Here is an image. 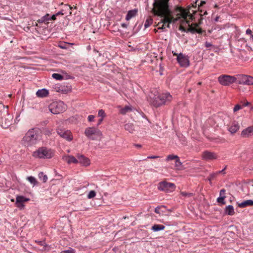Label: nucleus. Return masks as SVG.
<instances>
[{"label": "nucleus", "instance_id": "f257e3e1", "mask_svg": "<svg viewBox=\"0 0 253 253\" xmlns=\"http://www.w3.org/2000/svg\"><path fill=\"white\" fill-rule=\"evenodd\" d=\"M169 0H154L152 9L153 13L162 18V26L159 29H165L169 27V24L175 23L178 21L186 20L188 16L192 18V16L190 15L181 7L175 6L172 8V5L169 3Z\"/></svg>", "mask_w": 253, "mask_h": 253}, {"label": "nucleus", "instance_id": "f03ea898", "mask_svg": "<svg viewBox=\"0 0 253 253\" xmlns=\"http://www.w3.org/2000/svg\"><path fill=\"white\" fill-rule=\"evenodd\" d=\"M42 139L41 130L38 127L30 129L22 139V143L27 147H30L38 143Z\"/></svg>", "mask_w": 253, "mask_h": 253}, {"label": "nucleus", "instance_id": "7ed1b4c3", "mask_svg": "<svg viewBox=\"0 0 253 253\" xmlns=\"http://www.w3.org/2000/svg\"><path fill=\"white\" fill-rule=\"evenodd\" d=\"M55 152L46 147L42 146L32 153V156L35 159H49L53 157Z\"/></svg>", "mask_w": 253, "mask_h": 253}, {"label": "nucleus", "instance_id": "20e7f679", "mask_svg": "<svg viewBox=\"0 0 253 253\" xmlns=\"http://www.w3.org/2000/svg\"><path fill=\"white\" fill-rule=\"evenodd\" d=\"M172 99V97L169 92H165L155 96L151 103L154 106L158 107L169 103Z\"/></svg>", "mask_w": 253, "mask_h": 253}, {"label": "nucleus", "instance_id": "39448f33", "mask_svg": "<svg viewBox=\"0 0 253 253\" xmlns=\"http://www.w3.org/2000/svg\"><path fill=\"white\" fill-rule=\"evenodd\" d=\"M66 108V104L61 101L53 102L49 106V110L54 114H58L64 112Z\"/></svg>", "mask_w": 253, "mask_h": 253}, {"label": "nucleus", "instance_id": "423d86ee", "mask_svg": "<svg viewBox=\"0 0 253 253\" xmlns=\"http://www.w3.org/2000/svg\"><path fill=\"white\" fill-rule=\"evenodd\" d=\"M236 76L228 75H221L218 77V81L220 84L223 86H229L236 83Z\"/></svg>", "mask_w": 253, "mask_h": 253}, {"label": "nucleus", "instance_id": "0eeeda50", "mask_svg": "<svg viewBox=\"0 0 253 253\" xmlns=\"http://www.w3.org/2000/svg\"><path fill=\"white\" fill-rule=\"evenodd\" d=\"M84 134L91 140H96L102 135L101 132L98 129L93 127L86 128L84 131Z\"/></svg>", "mask_w": 253, "mask_h": 253}, {"label": "nucleus", "instance_id": "6e6552de", "mask_svg": "<svg viewBox=\"0 0 253 253\" xmlns=\"http://www.w3.org/2000/svg\"><path fill=\"white\" fill-rule=\"evenodd\" d=\"M236 83L239 84L253 85V77L246 75H237L236 76Z\"/></svg>", "mask_w": 253, "mask_h": 253}, {"label": "nucleus", "instance_id": "1a4fd4ad", "mask_svg": "<svg viewBox=\"0 0 253 253\" xmlns=\"http://www.w3.org/2000/svg\"><path fill=\"white\" fill-rule=\"evenodd\" d=\"M158 189L161 191L170 193L175 190V185L173 183L163 181L158 183Z\"/></svg>", "mask_w": 253, "mask_h": 253}, {"label": "nucleus", "instance_id": "9d476101", "mask_svg": "<svg viewBox=\"0 0 253 253\" xmlns=\"http://www.w3.org/2000/svg\"><path fill=\"white\" fill-rule=\"evenodd\" d=\"M56 132L61 137L68 141H71L73 139V135L69 130L66 129L61 127H58L56 129Z\"/></svg>", "mask_w": 253, "mask_h": 253}, {"label": "nucleus", "instance_id": "9b49d317", "mask_svg": "<svg viewBox=\"0 0 253 253\" xmlns=\"http://www.w3.org/2000/svg\"><path fill=\"white\" fill-rule=\"evenodd\" d=\"M177 62L181 67L187 68L189 65V59L187 55L184 54L182 53H180L177 55L176 58Z\"/></svg>", "mask_w": 253, "mask_h": 253}, {"label": "nucleus", "instance_id": "f8f14e48", "mask_svg": "<svg viewBox=\"0 0 253 253\" xmlns=\"http://www.w3.org/2000/svg\"><path fill=\"white\" fill-rule=\"evenodd\" d=\"M202 157L204 160L210 161L216 159L217 155L214 152L205 151L202 153Z\"/></svg>", "mask_w": 253, "mask_h": 253}, {"label": "nucleus", "instance_id": "ddd939ff", "mask_svg": "<svg viewBox=\"0 0 253 253\" xmlns=\"http://www.w3.org/2000/svg\"><path fill=\"white\" fill-rule=\"evenodd\" d=\"M12 121V116L9 114H7L6 117L2 118L1 126L4 128H6L11 124Z\"/></svg>", "mask_w": 253, "mask_h": 253}, {"label": "nucleus", "instance_id": "4468645a", "mask_svg": "<svg viewBox=\"0 0 253 253\" xmlns=\"http://www.w3.org/2000/svg\"><path fill=\"white\" fill-rule=\"evenodd\" d=\"M241 135L243 137H249L253 135V126L243 129Z\"/></svg>", "mask_w": 253, "mask_h": 253}, {"label": "nucleus", "instance_id": "2eb2a0df", "mask_svg": "<svg viewBox=\"0 0 253 253\" xmlns=\"http://www.w3.org/2000/svg\"><path fill=\"white\" fill-rule=\"evenodd\" d=\"M77 157L79 163H80L82 165L85 166H87L89 165L90 163L89 159L86 158L84 155L78 154Z\"/></svg>", "mask_w": 253, "mask_h": 253}, {"label": "nucleus", "instance_id": "dca6fc26", "mask_svg": "<svg viewBox=\"0 0 253 253\" xmlns=\"http://www.w3.org/2000/svg\"><path fill=\"white\" fill-rule=\"evenodd\" d=\"M63 159L67 162V163L69 164H71L72 163L77 164L78 163V161L77 159H76L75 157L72 155H67L63 157Z\"/></svg>", "mask_w": 253, "mask_h": 253}, {"label": "nucleus", "instance_id": "f3484780", "mask_svg": "<svg viewBox=\"0 0 253 253\" xmlns=\"http://www.w3.org/2000/svg\"><path fill=\"white\" fill-rule=\"evenodd\" d=\"M240 128V125L238 122H233L231 126L228 128V130L232 133H236Z\"/></svg>", "mask_w": 253, "mask_h": 253}, {"label": "nucleus", "instance_id": "a211bd4d", "mask_svg": "<svg viewBox=\"0 0 253 253\" xmlns=\"http://www.w3.org/2000/svg\"><path fill=\"white\" fill-rule=\"evenodd\" d=\"M72 8L69 5H67V4L65 5L64 9H62L61 10H60L59 12H58L57 13H56L55 14L57 16L60 15H63L64 14H67V12H66V11H69V15H71L72 13V12L71 11Z\"/></svg>", "mask_w": 253, "mask_h": 253}, {"label": "nucleus", "instance_id": "6ab92c4d", "mask_svg": "<svg viewBox=\"0 0 253 253\" xmlns=\"http://www.w3.org/2000/svg\"><path fill=\"white\" fill-rule=\"evenodd\" d=\"M137 9H134L132 10H129L126 16V20L129 21L130 19L135 17L137 14Z\"/></svg>", "mask_w": 253, "mask_h": 253}, {"label": "nucleus", "instance_id": "aec40b11", "mask_svg": "<svg viewBox=\"0 0 253 253\" xmlns=\"http://www.w3.org/2000/svg\"><path fill=\"white\" fill-rule=\"evenodd\" d=\"M49 94V91L45 88L39 89L37 92L36 95L39 97H44L47 96Z\"/></svg>", "mask_w": 253, "mask_h": 253}, {"label": "nucleus", "instance_id": "412c9836", "mask_svg": "<svg viewBox=\"0 0 253 253\" xmlns=\"http://www.w3.org/2000/svg\"><path fill=\"white\" fill-rule=\"evenodd\" d=\"M252 206H253V200H248L238 204V207L242 208Z\"/></svg>", "mask_w": 253, "mask_h": 253}, {"label": "nucleus", "instance_id": "4be33fe9", "mask_svg": "<svg viewBox=\"0 0 253 253\" xmlns=\"http://www.w3.org/2000/svg\"><path fill=\"white\" fill-rule=\"evenodd\" d=\"M224 211L225 214L229 215H233L235 213L234 207L232 205L227 206L225 209Z\"/></svg>", "mask_w": 253, "mask_h": 253}, {"label": "nucleus", "instance_id": "5701e85b", "mask_svg": "<svg viewBox=\"0 0 253 253\" xmlns=\"http://www.w3.org/2000/svg\"><path fill=\"white\" fill-rule=\"evenodd\" d=\"M50 14H46L45 15L42 16L40 19L38 20L39 23H48V21L50 20Z\"/></svg>", "mask_w": 253, "mask_h": 253}, {"label": "nucleus", "instance_id": "b1692460", "mask_svg": "<svg viewBox=\"0 0 253 253\" xmlns=\"http://www.w3.org/2000/svg\"><path fill=\"white\" fill-rule=\"evenodd\" d=\"M165 228V226L162 224H154L151 227V230L154 232H158L163 230Z\"/></svg>", "mask_w": 253, "mask_h": 253}, {"label": "nucleus", "instance_id": "393cba45", "mask_svg": "<svg viewBox=\"0 0 253 253\" xmlns=\"http://www.w3.org/2000/svg\"><path fill=\"white\" fill-rule=\"evenodd\" d=\"M125 130L129 131L130 133H132L134 131V126L133 124L131 123L126 124L125 126Z\"/></svg>", "mask_w": 253, "mask_h": 253}, {"label": "nucleus", "instance_id": "a878e982", "mask_svg": "<svg viewBox=\"0 0 253 253\" xmlns=\"http://www.w3.org/2000/svg\"><path fill=\"white\" fill-rule=\"evenodd\" d=\"M29 199L23 196H17L16 198V203H23L28 201Z\"/></svg>", "mask_w": 253, "mask_h": 253}, {"label": "nucleus", "instance_id": "bb28decb", "mask_svg": "<svg viewBox=\"0 0 253 253\" xmlns=\"http://www.w3.org/2000/svg\"><path fill=\"white\" fill-rule=\"evenodd\" d=\"M132 111V108L130 106H126L120 110V113L125 115L127 112Z\"/></svg>", "mask_w": 253, "mask_h": 253}, {"label": "nucleus", "instance_id": "cd10ccee", "mask_svg": "<svg viewBox=\"0 0 253 253\" xmlns=\"http://www.w3.org/2000/svg\"><path fill=\"white\" fill-rule=\"evenodd\" d=\"M38 176L39 179L42 180L43 182H46L47 180V176L46 175L44 174L43 172H40Z\"/></svg>", "mask_w": 253, "mask_h": 253}, {"label": "nucleus", "instance_id": "c85d7f7f", "mask_svg": "<svg viewBox=\"0 0 253 253\" xmlns=\"http://www.w3.org/2000/svg\"><path fill=\"white\" fill-rule=\"evenodd\" d=\"M188 26H189V27L188 28V29H187V31L188 32H189L192 34H194V33H196V29H197V27L198 26V25L197 24H194V27H193L191 25L190 26L189 24L188 23Z\"/></svg>", "mask_w": 253, "mask_h": 253}, {"label": "nucleus", "instance_id": "c756f323", "mask_svg": "<svg viewBox=\"0 0 253 253\" xmlns=\"http://www.w3.org/2000/svg\"><path fill=\"white\" fill-rule=\"evenodd\" d=\"M218 175L217 172L211 173L207 179L209 181L210 184H211V180H213Z\"/></svg>", "mask_w": 253, "mask_h": 253}, {"label": "nucleus", "instance_id": "7c9ffc66", "mask_svg": "<svg viewBox=\"0 0 253 253\" xmlns=\"http://www.w3.org/2000/svg\"><path fill=\"white\" fill-rule=\"evenodd\" d=\"M27 179L28 180L29 182L32 184L33 185H36L37 184V181L36 179L32 176H28L27 178Z\"/></svg>", "mask_w": 253, "mask_h": 253}, {"label": "nucleus", "instance_id": "2f4dec72", "mask_svg": "<svg viewBox=\"0 0 253 253\" xmlns=\"http://www.w3.org/2000/svg\"><path fill=\"white\" fill-rule=\"evenodd\" d=\"M52 77L53 78V79H55L57 80H59V81H60V80H62L63 79V77L62 75H61V74H57V73H54L52 75Z\"/></svg>", "mask_w": 253, "mask_h": 253}, {"label": "nucleus", "instance_id": "473e14b6", "mask_svg": "<svg viewBox=\"0 0 253 253\" xmlns=\"http://www.w3.org/2000/svg\"><path fill=\"white\" fill-rule=\"evenodd\" d=\"M153 23V19L152 18H147L144 23L145 28H148Z\"/></svg>", "mask_w": 253, "mask_h": 253}, {"label": "nucleus", "instance_id": "72a5a7b5", "mask_svg": "<svg viewBox=\"0 0 253 253\" xmlns=\"http://www.w3.org/2000/svg\"><path fill=\"white\" fill-rule=\"evenodd\" d=\"M96 196V192L94 190H91L88 193L87 198L89 199L93 198Z\"/></svg>", "mask_w": 253, "mask_h": 253}, {"label": "nucleus", "instance_id": "f704fd0d", "mask_svg": "<svg viewBox=\"0 0 253 253\" xmlns=\"http://www.w3.org/2000/svg\"><path fill=\"white\" fill-rule=\"evenodd\" d=\"M176 159H178V156L177 155H169L168 156V157L166 158L167 161H169L170 160H174Z\"/></svg>", "mask_w": 253, "mask_h": 253}, {"label": "nucleus", "instance_id": "c9c22d12", "mask_svg": "<svg viewBox=\"0 0 253 253\" xmlns=\"http://www.w3.org/2000/svg\"><path fill=\"white\" fill-rule=\"evenodd\" d=\"M98 116V117H101V118L103 119L106 116L104 111L102 109L99 110Z\"/></svg>", "mask_w": 253, "mask_h": 253}, {"label": "nucleus", "instance_id": "e433bc0d", "mask_svg": "<svg viewBox=\"0 0 253 253\" xmlns=\"http://www.w3.org/2000/svg\"><path fill=\"white\" fill-rule=\"evenodd\" d=\"M226 197H219L217 199V202L219 203H221L222 204H225V202L224 201Z\"/></svg>", "mask_w": 253, "mask_h": 253}, {"label": "nucleus", "instance_id": "4c0bfd02", "mask_svg": "<svg viewBox=\"0 0 253 253\" xmlns=\"http://www.w3.org/2000/svg\"><path fill=\"white\" fill-rule=\"evenodd\" d=\"M182 163L180 162L179 157H178V159H176L175 162V165L177 167H179L181 166Z\"/></svg>", "mask_w": 253, "mask_h": 253}, {"label": "nucleus", "instance_id": "58836bf2", "mask_svg": "<svg viewBox=\"0 0 253 253\" xmlns=\"http://www.w3.org/2000/svg\"><path fill=\"white\" fill-rule=\"evenodd\" d=\"M17 207H18L19 209L22 210L24 207V203H15Z\"/></svg>", "mask_w": 253, "mask_h": 253}, {"label": "nucleus", "instance_id": "ea45409f", "mask_svg": "<svg viewBox=\"0 0 253 253\" xmlns=\"http://www.w3.org/2000/svg\"><path fill=\"white\" fill-rule=\"evenodd\" d=\"M64 253H75V250L72 248H69V249L65 250L63 252Z\"/></svg>", "mask_w": 253, "mask_h": 253}, {"label": "nucleus", "instance_id": "a19ab883", "mask_svg": "<svg viewBox=\"0 0 253 253\" xmlns=\"http://www.w3.org/2000/svg\"><path fill=\"white\" fill-rule=\"evenodd\" d=\"M242 108V107L241 105H240L239 104H237V105H235V106L233 110L234 112H237V111H239V110L241 109Z\"/></svg>", "mask_w": 253, "mask_h": 253}, {"label": "nucleus", "instance_id": "79ce46f5", "mask_svg": "<svg viewBox=\"0 0 253 253\" xmlns=\"http://www.w3.org/2000/svg\"><path fill=\"white\" fill-rule=\"evenodd\" d=\"M181 195L184 197H191L192 194L191 193H187L186 192H181Z\"/></svg>", "mask_w": 253, "mask_h": 253}, {"label": "nucleus", "instance_id": "37998d69", "mask_svg": "<svg viewBox=\"0 0 253 253\" xmlns=\"http://www.w3.org/2000/svg\"><path fill=\"white\" fill-rule=\"evenodd\" d=\"M205 46L208 49H211V47H212L213 45L211 43H210L209 42H205Z\"/></svg>", "mask_w": 253, "mask_h": 253}, {"label": "nucleus", "instance_id": "c03bdc74", "mask_svg": "<svg viewBox=\"0 0 253 253\" xmlns=\"http://www.w3.org/2000/svg\"><path fill=\"white\" fill-rule=\"evenodd\" d=\"M225 190L224 189H222L220 190V193H219V197H226L225 196Z\"/></svg>", "mask_w": 253, "mask_h": 253}, {"label": "nucleus", "instance_id": "a18cd8bd", "mask_svg": "<svg viewBox=\"0 0 253 253\" xmlns=\"http://www.w3.org/2000/svg\"><path fill=\"white\" fill-rule=\"evenodd\" d=\"M45 135H50L51 134V131L48 128H46L44 132Z\"/></svg>", "mask_w": 253, "mask_h": 253}, {"label": "nucleus", "instance_id": "49530a36", "mask_svg": "<svg viewBox=\"0 0 253 253\" xmlns=\"http://www.w3.org/2000/svg\"><path fill=\"white\" fill-rule=\"evenodd\" d=\"M94 118V116L93 115H90L88 116L87 119H88V121L90 122H92L93 121Z\"/></svg>", "mask_w": 253, "mask_h": 253}, {"label": "nucleus", "instance_id": "de8ad7c7", "mask_svg": "<svg viewBox=\"0 0 253 253\" xmlns=\"http://www.w3.org/2000/svg\"><path fill=\"white\" fill-rule=\"evenodd\" d=\"M159 157H160V156H151L147 157V158L144 159L143 160H146L147 159H156V158H158Z\"/></svg>", "mask_w": 253, "mask_h": 253}, {"label": "nucleus", "instance_id": "09e8293b", "mask_svg": "<svg viewBox=\"0 0 253 253\" xmlns=\"http://www.w3.org/2000/svg\"><path fill=\"white\" fill-rule=\"evenodd\" d=\"M56 17L57 16L56 15V14H53L52 15H50V20H53V21H54L56 19Z\"/></svg>", "mask_w": 253, "mask_h": 253}, {"label": "nucleus", "instance_id": "8fccbe9b", "mask_svg": "<svg viewBox=\"0 0 253 253\" xmlns=\"http://www.w3.org/2000/svg\"><path fill=\"white\" fill-rule=\"evenodd\" d=\"M161 208V207H160V206L157 207L155 209V212L157 213L160 214V210Z\"/></svg>", "mask_w": 253, "mask_h": 253}, {"label": "nucleus", "instance_id": "3c124183", "mask_svg": "<svg viewBox=\"0 0 253 253\" xmlns=\"http://www.w3.org/2000/svg\"><path fill=\"white\" fill-rule=\"evenodd\" d=\"M227 168V166H225L224 167V168L223 169H222L221 170H219V171H217V173H218V174H219V173H223V174H225V172H224V170L226 169Z\"/></svg>", "mask_w": 253, "mask_h": 253}, {"label": "nucleus", "instance_id": "603ef678", "mask_svg": "<svg viewBox=\"0 0 253 253\" xmlns=\"http://www.w3.org/2000/svg\"><path fill=\"white\" fill-rule=\"evenodd\" d=\"M246 33L247 35H251V34L252 33V32L251 30H250V29H248L246 31Z\"/></svg>", "mask_w": 253, "mask_h": 253}, {"label": "nucleus", "instance_id": "864d4df0", "mask_svg": "<svg viewBox=\"0 0 253 253\" xmlns=\"http://www.w3.org/2000/svg\"><path fill=\"white\" fill-rule=\"evenodd\" d=\"M198 34H202V30L201 28H197L196 29V32Z\"/></svg>", "mask_w": 253, "mask_h": 253}, {"label": "nucleus", "instance_id": "5fc2aeb1", "mask_svg": "<svg viewBox=\"0 0 253 253\" xmlns=\"http://www.w3.org/2000/svg\"><path fill=\"white\" fill-rule=\"evenodd\" d=\"M121 26L124 28H126L127 27V24H126V23H122Z\"/></svg>", "mask_w": 253, "mask_h": 253}, {"label": "nucleus", "instance_id": "6e6d98bb", "mask_svg": "<svg viewBox=\"0 0 253 253\" xmlns=\"http://www.w3.org/2000/svg\"><path fill=\"white\" fill-rule=\"evenodd\" d=\"M206 3V2L205 1H201L199 6H201L205 4Z\"/></svg>", "mask_w": 253, "mask_h": 253}, {"label": "nucleus", "instance_id": "4d7b16f0", "mask_svg": "<svg viewBox=\"0 0 253 253\" xmlns=\"http://www.w3.org/2000/svg\"><path fill=\"white\" fill-rule=\"evenodd\" d=\"M59 47L62 49H66V47L65 46V45H59Z\"/></svg>", "mask_w": 253, "mask_h": 253}, {"label": "nucleus", "instance_id": "13d9d810", "mask_svg": "<svg viewBox=\"0 0 253 253\" xmlns=\"http://www.w3.org/2000/svg\"><path fill=\"white\" fill-rule=\"evenodd\" d=\"M250 104V103L247 101L245 104L243 105V106H247Z\"/></svg>", "mask_w": 253, "mask_h": 253}, {"label": "nucleus", "instance_id": "bf43d9fd", "mask_svg": "<svg viewBox=\"0 0 253 253\" xmlns=\"http://www.w3.org/2000/svg\"><path fill=\"white\" fill-rule=\"evenodd\" d=\"M134 145L135 147L139 148H141L142 147L141 145L138 144H135Z\"/></svg>", "mask_w": 253, "mask_h": 253}, {"label": "nucleus", "instance_id": "052dcab7", "mask_svg": "<svg viewBox=\"0 0 253 253\" xmlns=\"http://www.w3.org/2000/svg\"><path fill=\"white\" fill-rule=\"evenodd\" d=\"M103 119L102 118H101L99 120V121H98V125H99L101 124V123L102 122V121H103Z\"/></svg>", "mask_w": 253, "mask_h": 253}, {"label": "nucleus", "instance_id": "680f3d73", "mask_svg": "<svg viewBox=\"0 0 253 253\" xmlns=\"http://www.w3.org/2000/svg\"><path fill=\"white\" fill-rule=\"evenodd\" d=\"M172 54L174 56H176L177 57V55H178V53H176L175 52H174L173 51H172Z\"/></svg>", "mask_w": 253, "mask_h": 253}, {"label": "nucleus", "instance_id": "e2e57ef3", "mask_svg": "<svg viewBox=\"0 0 253 253\" xmlns=\"http://www.w3.org/2000/svg\"><path fill=\"white\" fill-rule=\"evenodd\" d=\"M180 30L182 31H185L184 29L183 28H182V27H180Z\"/></svg>", "mask_w": 253, "mask_h": 253}, {"label": "nucleus", "instance_id": "0e129e2a", "mask_svg": "<svg viewBox=\"0 0 253 253\" xmlns=\"http://www.w3.org/2000/svg\"><path fill=\"white\" fill-rule=\"evenodd\" d=\"M251 35V39L253 40V35H252L251 34V35Z\"/></svg>", "mask_w": 253, "mask_h": 253}, {"label": "nucleus", "instance_id": "69168bd1", "mask_svg": "<svg viewBox=\"0 0 253 253\" xmlns=\"http://www.w3.org/2000/svg\"><path fill=\"white\" fill-rule=\"evenodd\" d=\"M207 14V12L206 11H205V12L204 13V15H206V14Z\"/></svg>", "mask_w": 253, "mask_h": 253}, {"label": "nucleus", "instance_id": "338daca9", "mask_svg": "<svg viewBox=\"0 0 253 253\" xmlns=\"http://www.w3.org/2000/svg\"><path fill=\"white\" fill-rule=\"evenodd\" d=\"M1 163H2V161H1V159H0V165H1Z\"/></svg>", "mask_w": 253, "mask_h": 253}, {"label": "nucleus", "instance_id": "774afa93", "mask_svg": "<svg viewBox=\"0 0 253 253\" xmlns=\"http://www.w3.org/2000/svg\"><path fill=\"white\" fill-rule=\"evenodd\" d=\"M198 84L199 85H200V84H201V82H199V83H198Z\"/></svg>", "mask_w": 253, "mask_h": 253}]
</instances>
